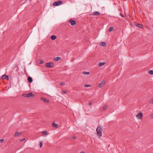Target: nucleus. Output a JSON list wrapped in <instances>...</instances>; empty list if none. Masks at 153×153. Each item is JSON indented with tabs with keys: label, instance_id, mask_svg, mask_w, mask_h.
<instances>
[{
	"label": "nucleus",
	"instance_id": "nucleus-26",
	"mask_svg": "<svg viewBox=\"0 0 153 153\" xmlns=\"http://www.w3.org/2000/svg\"><path fill=\"white\" fill-rule=\"evenodd\" d=\"M42 141H41L40 143V148L42 147Z\"/></svg>",
	"mask_w": 153,
	"mask_h": 153
},
{
	"label": "nucleus",
	"instance_id": "nucleus-24",
	"mask_svg": "<svg viewBox=\"0 0 153 153\" xmlns=\"http://www.w3.org/2000/svg\"><path fill=\"white\" fill-rule=\"evenodd\" d=\"M83 73L84 74H86V75H88V74H90L89 72H85V71L83 72Z\"/></svg>",
	"mask_w": 153,
	"mask_h": 153
},
{
	"label": "nucleus",
	"instance_id": "nucleus-32",
	"mask_svg": "<svg viewBox=\"0 0 153 153\" xmlns=\"http://www.w3.org/2000/svg\"><path fill=\"white\" fill-rule=\"evenodd\" d=\"M25 140V138H23L21 140V141H24Z\"/></svg>",
	"mask_w": 153,
	"mask_h": 153
},
{
	"label": "nucleus",
	"instance_id": "nucleus-9",
	"mask_svg": "<svg viewBox=\"0 0 153 153\" xmlns=\"http://www.w3.org/2000/svg\"><path fill=\"white\" fill-rule=\"evenodd\" d=\"M100 14V13L98 11H95L92 14H90V15L99 16Z\"/></svg>",
	"mask_w": 153,
	"mask_h": 153
},
{
	"label": "nucleus",
	"instance_id": "nucleus-27",
	"mask_svg": "<svg viewBox=\"0 0 153 153\" xmlns=\"http://www.w3.org/2000/svg\"><path fill=\"white\" fill-rule=\"evenodd\" d=\"M67 91L65 90H63L62 92V94H65L66 93Z\"/></svg>",
	"mask_w": 153,
	"mask_h": 153
},
{
	"label": "nucleus",
	"instance_id": "nucleus-13",
	"mask_svg": "<svg viewBox=\"0 0 153 153\" xmlns=\"http://www.w3.org/2000/svg\"><path fill=\"white\" fill-rule=\"evenodd\" d=\"M28 81L29 82L32 83L33 82V79L32 77L30 76H29L28 77Z\"/></svg>",
	"mask_w": 153,
	"mask_h": 153
},
{
	"label": "nucleus",
	"instance_id": "nucleus-37",
	"mask_svg": "<svg viewBox=\"0 0 153 153\" xmlns=\"http://www.w3.org/2000/svg\"><path fill=\"white\" fill-rule=\"evenodd\" d=\"M84 153H85L84 152Z\"/></svg>",
	"mask_w": 153,
	"mask_h": 153
},
{
	"label": "nucleus",
	"instance_id": "nucleus-12",
	"mask_svg": "<svg viewBox=\"0 0 153 153\" xmlns=\"http://www.w3.org/2000/svg\"><path fill=\"white\" fill-rule=\"evenodd\" d=\"M135 25L137 27L140 28H141L143 27L142 25L140 24H137L136 25Z\"/></svg>",
	"mask_w": 153,
	"mask_h": 153
},
{
	"label": "nucleus",
	"instance_id": "nucleus-17",
	"mask_svg": "<svg viewBox=\"0 0 153 153\" xmlns=\"http://www.w3.org/2000/svg\"><path fill=\"white\" fill-rule=\"evenodd\" d=\"M105 64V62H100L99 63V65L100 67L104 65Z\"/></svg>",
	"mask_w": 153,
	"mask_h": 153
},
{
	"label": "nucleus",
	"instance_id": "nucleus-28",
	"mask_svg": "<svg viewBox=\"0 0 153 153\" xmlns=\"http://www.w3.org/2000/svg\"><path fill=\"white\" fill-rule=\"evenodd\" d=\"M4 139H2L0 140V143H2L4 142Z\"/></svg>",
	"mask_w": 153,
	"mask_h": 153
},
{
	"label": "nucleus",
	"instance_id": "nucleus-6",
	"mask_svg": "<svg viewBox=\"0 0 153 153\" xmlns=\"http://www.w3.org/2000/svg\"><path fill=\"white\" fill-rule=\"evenodd\" d=\"M143 115L142 113L140 112L137 115L136 117L138 118L139 119H141L143 117Z\"/></svg>",
	"mask_w": 153,
	"mask_h": 153
},
{
	"label": "nucleus",
	"instance_id": "nucleus-30",
	"mask_svg": "<svg viewBox=\"0 0 153 153\" xmlns=\"http://www.w3.org/2000/svg\"><path fill=\"white\" fill-rule=\"evenodd\" d=\"M150 102L151 103L153 104V98L150 101Z\"/></svg>",
	"mask_w": 153,
	"mask_h": 153
},
{
	"label": "nucleus",
	"instance_id": "nucleus-10",
	"mask_svg": "<svg viewBox=\"0 0 153 153\" xmlns=\"http://www.w3.org/2000/svg\"><path fill=\"white\" fill-rule=\"evenodd\" d=\"M22 134V132H16L13 135L14 137H17L19 135H21Z\"/></svg>",
	"mask_w": 153,
	"mask_h": 153
},
{
	"label": "nucleus",
	"instance_id": "nucleus-35",
	"mask_svg": "<svg viewBox=\"0 0 153 153\" xmlns=\"http://www.w3.org/2000/svg\"><path fill=\"white\" fill-rule=\"evenodd\" d=\"M73 139H76V137H73Z\"/></svg>",
	"mask_w": 153,
	"mask_h": 153
},
{
	"label": "nucleus",
	"instance_id": "nucleus-22",
	"mask_svg": "<svg viewBox=\"0 0 153 153\" xmlns=\"http://www.w3.org/2000/svg\"><path fill=\"white\" fill-rule=\"evenodd\" d=\"M108 108V106L107 105H105L103 106V109L104 110H106Z\"/></svg>",
	"mask_w": 153,
	"mask_h": 153
},
{
	"label": "nucleus",
	"instance_id": "nucleus-25",
	"mask_svg": "<svg viewBox=\"0 0 153 153\" xmlns=\"http://www.w3.org/2000/svg\"><path fill=\"white\" fill-rule=\"evenodd\" d=\"M90 86H91V85H90L86 84L84 85V87H88Z\"/></svg>",
	"mask_w": 153,
	"mask_h": 153
},
{
	"label": "nucleus",
	"instance_id": "nucleus-16",
	"mask_svg": "<svg viewBox=\"0 0 153 153\" xmlns=\"http://www.w3.org/2000/svg\"><path fill=\"white\" fill-rule=\"evenodd\" d=\"M56 38V36L55 35H52L51 36V39L52 40H55Z\"/></svg>",
	"mask_w": 153,
	"mask_h": 153
},
{
	"label": "nucleus",
	"instance_id": "nucleus-21",
	"mask_svg": "<svg viewBox=\"0 0 153 153\" xmlns=\"http://www.w3.org/2000/svg\"><path fill=\"white\" fill-rule=\"evenodd\" d=\"M114 29L113 27H110L108 30V31L109 32L112 31Z\"/></svg>",
	"mask_w": 153,
	"mask_h": 153
},
{
	"label": "nucleus",
	"instance_id": "nucleus-33",
	"mask_svg": "<svg viewBox=\"0 0 153 153\" xmlns=\"http://www.w3.org/2000/svg\"><path fill=\"white\" fill-rule=\"evenodd\" d=\"M92 102H89L88 103V105H92Z\"/></svg>",
	"mask_w": 153,
	"mask_h": 153
},
{
	"label": "nucleus",
	"instance_id": "nucleus-20",
	"mask_svg": "<svg viewBox=\"0 0 153 153\" xmlns=\"http://www.w3.org/2000/svg\"><path fill=\"white\" fill-rule=\"evenodd\" d=\"M42 134L45 135H47L48 134L47 132L46 131H43L42 132Z\"/></svg>",
	"mask_w": 153,
	"mask_h": 153
},
{
	"label": "nucleus",
	"instance_id": "nucleus-2",
	"mask_svg": "<svg viewBox=\"0 0 153 153\" xmlns=\"http://www.w3.org/2000/svg\"><path fill=\"white\" fill-rule=\"evenodd\" d=\"M22 96L27 98H29L30 97H32L33 96V95L32 93L30 92L28 94H22Z\"/></svg>",
	"mask_w": 153,
	"mask_h": 153
},
{
	"label": "nucleus",
	"instance_id": "nucleus-34",
	"mask_svg": "<svg viewBox=\"0 0 153 153\" xmlns=\"http://www.w3.org/2000/svg\"><path fill=\"white\" fill-rule=\"evenodd\" d=\"M80 153H84V152L83 151H82L80 152Z\"/></svg>",
	"mask_w": 153,
	"mask_h": 153
},
{
	"label": "nucleus",
	"instance_id": "nucleus-15",
	"mask_svg": "<svg viewBox=\"0 0 153 153\" xmlns=\"http://www.w3.org/2000/svg\"><path fill=\"white\" fill-rule=\"evenodd\" d=\"M61 59V58L59 57H57L54 58V60L55 61H57Z\"/></svg>",
	"mask_w": 153,
	"mask_h": 153
},
{
	"label": "nucleus",
	"instance_id": "nucleus-31",
	"mask_svg": "<svg viewBox=\"0 0 153 153\" xmlns=\"http://www.w3.org/2000/svg\"><path fill=\"white\" fill-rule=\"evenodd\" d=\"M120 15L122 17H123L124 16L122 14V13H120Z\"/></svg>",
	"mask_w": 153,
	"mask_h": 153
},
{
	"label": "nucleus",
	"instance_id": "nucleus-19",
	"mask_svg": "<svg viewBox=\"0 0 153 153\" xmlns=\"http://www.w3.org/2000/svg\"><path fill=\"white\" fill-rule=\"evenodd\" d=\"M148 73L150 75H153V70L149 71H148Z\"/></svg>",
	"mask_w": 153,
	"mask_h": 153
},
{
	"label": "nucleus",
	"instance_id": "nucleus-11",
	"mask_svg": "<svg viewBox=\"0 0 153 153\" xmlns=\"http://www.w3.org/2000/svg\"><path fill=\"white\" fill-rule=\"evenodd\" d=\"M41 99L42 100H43V102H44L48 103V102H49V100H47L45 98H43L42 97Z\"/></svg>",
	"mask_w": 153,
	"mask_h": 153
},
{
	"label": "nucleus",
	"instance_id": "nucleus-1",
	"mask_svg": "<svg viewBox=\"0 0 153 153\" xmlns=\"http://www.w3.org/2000/svg\"><path fill=\"white\" fill-rule=\"evenodd\" d=\"M102 128L99 125L97 129H96V131L97 132V134L100 136H102Z\"/></svg>",
	"mask_w": 153,
	"mask_h": 153
},
{
	"label": "nucleus",
	"instance_id": "nucleus-8",
	"mask_svg": "<svg viewBox=\"0 0 153 153\" xmlns=\"http://www.w3.org/2000/svg\"><path fill=\"white\" fill-rule=\"evenodd\" d=\"M2 79H6L7 80H8L9 79V76L8 75H3L1 77Z\"/></svg>",
	"mask_w": 153,
	"mask_h": 153
},
{
	"label": "nucleus",
	"instance_id": "nucleus-29",
	"mask_svg": "<svg viewBox=\"0 0 153 153\" xmlns=\"http://www.w3.org/2000/svg\"><path fill=\"white\" fill-rule=\"evenodd\" d=\"M65 84V83L64 82H61L60 83V84L61 85H64Z\"/></svg>",
	"mask_w": 153,
	"mask_h": 153
},
{
	"label": "nucleus",
	"instance_id": "nucleus-3",
	"mask_svg": "<svg viewBox=\"0 0 153 153\" xmlns=\"http://www.w3.org/2000/svg\"><path fill=\"white\" fill-rule=\"evenodd\" d=\"M46 67L52 68L54 66V64L53 62L47 63L45 64Z\"/></svg>",
	"mask_w": 153,
	"mask_h": 153
},
{
	"label": "nucleus",
	"instance_id": "nucleus-5",
	"mask_svg": "<svg viewBox=\"0 0 153 153\" xmlns=\"http://www.w3.org/2000/svg\"><path fill=\"white\" fill-rule=\"evenodd\" d=\"M105 81L103 80L101 82V83L99 84V87L100 88L103 87L104 86L105 84Z\"/></svg>",
	"mask_w": 153,
	"mask_h": 153
},
{
	"label": "nucleus",
	"instance_id": "nucleus-18",
	"mask_svg": "<svg viewBox=\"0 0 153 153\" xmlns=\"http://www.w3.org/2000/svg\"><path fill=\"white\" fill-rule=\"evenodd\" d=\"M52 125L54 127H57L58 126V125L55 123H53Z\"/></svg>",
	"mask_w": 153,
	"mask_h": 153
},
{
	"label": "nucleus",
	"instance_id": "nucleus-14",
	"mask_svg": "<svg viewBox=\"0 0 153 153\" xmlns=\"http://www.w3.org/2000/svg\"><path fill=\"white\" fill-rule=\"evenodd\" d=\"M100 44L103 47H105L106 45V44L104 42H101L100 43Z\"/></svg>",
	"mask_w": 153,
	"mask_h": 153
},
{
	"label": "nucleus",
	"instance_id": "nucleus-7",
	"mask_svg": "<svg viewBox=\"0 0 153 153\" xmlns=\"http://www.w3.org/2000/svg\"><path fill=\"white\" fill-rule=\"evenodd\" d=\"M69 22H71V25L72 26L75 25L76 23L75 21L72 20L71 19L70 20Z\"/></svg>",
	"mask_w": 153,
	"mask_h": 153
},
{
	"label": "nucleus",
	"instance_id": "nucleus-4",
	"mask_svg": "<svg viewBox=\"0 0 153 153\" xmlns=\"http://www.w3.org/2000/svg\"><path fill=\"white\" fill-rule=\"evenodd\" d=\"M62 3V1H59L56 2H55L53 3V5L55 6H58L61 4Z\"/></svg>",
	"mask_w": 153,
	"mask_h": 153
},
{
	"label": "nucleus",
	"instance_id": "nucleus-23",
	"mask_svg": "<svg viewBox=\"0 0 153 153\" xmlns=\"http://www.w3.org/2000/svg\"><path fill=\"white\" fill-rule=\"evenodd\" d=\"M38 62L39 64H41L43 63V61L41 60H39Z\"/></svg>",
	"mask_w": 153,
	"mask_h": 153
},
{
	"label": "nucleus",
	"instance_id": "nucleus-36",
	"mask_svg": "<svg viewBox=\"0 0 153 153\" xmlns=\"http://www.w3.org/2000/svg\"><path fill=\"white\" fill-rule=\"evenodd\" d=\"M151 117L152 118H153V114H152Z\"/></svg>",
	"mask_w": 153,
	"mask_h": 153
}]
</instances>
